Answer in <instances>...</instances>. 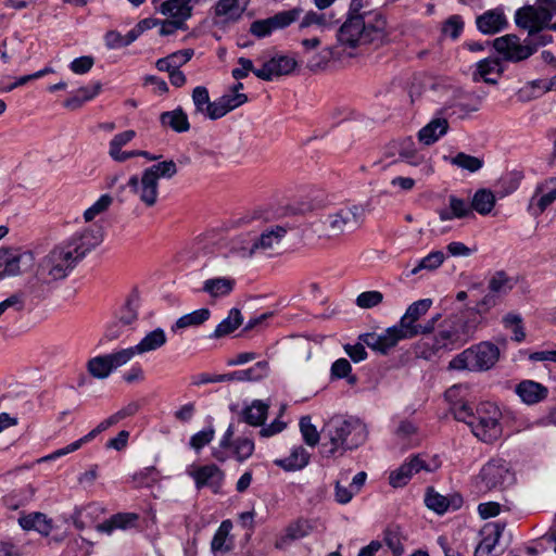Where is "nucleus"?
<instances>
[{
  "label": "nucleus",
  "instance_id": "f257e3e1",
  "mask_svg": "<svg viewBox=\"0 0 556 556\" xmlns=\"http://www.w3.org/2000/svg\"><path fill=\"white\" fill-rule=\"evenodd\" d=\"M365 0H351L349 16L337 33L339 47L353 51L366 47L375 49L390 41L391 28L379 11H363Z\"/></svg>",
  "mask_w": 556,
  "mask_h": 556
},
{
  "label": "nucleus",
  "instance_id": "2f4dec72",
  "mask_svg": "<svg viewBox=\"0 0 556 556\" xmlns=\"http://www.w3.org/2000/svg\"><path fill=\"white\" fill-rule=\"evenodd\" d=\"M102 88L100 81H94L90 85L78 88L73 96H71L65 102L64 106L70 110L79 109L85 102L92 100L97 97Z\"/></svg>",
  "mask_w": 556,
  "mask_h": 556
},
{
  "label": "nucleus",
  "instance_id": "8fccbe9b",
  "mask_svg": "<svg viewBox=\"0 0 556 556\" xmlns=\"http://www.w3.org/2000/svg\"><path fill=\"white\" fill-rule=\"evenodd\" d=\"M303 10L301 8H293L291 10L282 11L271 16V22L275 30L285 28L298 21Z\"/></svg>",
  "mask_w": 556,
  "mask_h": 556
},
{
  "label": "nucleus",
  "instance_id": "79ce46f5",
  "mask_svg": "<svg viewBox=\"0 0 556 556\" xmlns=\"http://www.w3.org/2000/svg\"><path fill=\"white\" fill-rule=\"evenodd\" d=\"M332 24L333 21L331 15L311 10L304 14L299 27L300 29L316 27L317 29L323 31L325 29L330 28Z\"/></svg>",
  "mask_w": 556,
  "mask_h": 556
},
{
  "label": "nucleus",
  "instance_id": "c756f323",
  "mask_svg": "<svg viewBox=\"0 0 556 556\" xmlns=\"http://www.w3.org/2000/svg\"><path fill=\"white\" fill-rule=\"evenodd\" d=\"M448 122L445 118L437 117L430 121L418 132V139L426 146L437 142L447 132Z\"/></svg>",
  "mask_w": 556,
  "mask_h": 556
},
{
  "label": "nucleus",
  "instance_id": "b1692460",
  "mask_svg": "<svg viewBox=\"0 0 556 556\" xmlns=\"http://www.w3.org/2000/svg\"><path fill=\"white\" fill-rule=\"evenodd\" d=\"M479 31L484 35H493L502 31L507 26V18L503 9L496 8L485 11L476 18Z\"/></svg>",
  "mask_w": 556,
  "mask_h": 556
},
{
  "label": "nucleus",
  "instance_id": "09e8293b",
  "mask_svg": "<svg viewBox=\"0 0 556 556\" xmlns=\"http://www.w3.org/2000/svg\"><path fill=\"white\" fill-rule=\"evenodd\" d=\"M511 288L513 283L504 271L495 273L489 281L490 292L498 296L506 294Z\"/></svg>",
  "mask_w": 556,
  "mask_h": 556
},
{
  "label": "nucleus",
  "instance_id": "a19ab883",
  "mask_svg": "<svg viewBox=\"0 0 556 556\" xmlns=\"http://www.w3.org/2000/svg\"><path fill=\"white\" fill-rule=\"evenodd\" d=\"M211 316V312L208 308H199L189 314H186L179 317L176 323L172 326V331L176 332L178 330L188 328V327H197L204 324Z\"/></svg>",
  "mask_w": 556,
  "mask_h": 556
},
{
  "label": "nucleus",
  "instance_id": "774afa93",
  "mask_svg": "<svg viewBox=\"0 0 556 556\" xmlns=\"http://www.w3.org/2000/svg\"><path fill=\"white\" fill-rule=\"evenodd\" d=\"M355 344H345L343 346L344 352L354 363H359L367 358V352L365 350V343L361 340Z\"/></svg>",
  "mask_w": 556,
  "mask_h": 556
},
{
  "label": "nucleus",
  "instance_id": "bf43d9fd",
  "mask_svg": "<svg viewBox=\"0 0 556 556\" xmlns=\"http://www.w3.org/2000/svg\"><path fill=\"white\" fill-rule=\"evenodd\" d=\"M191 97L195 108V113L204 115L206 105H208L211 102L207 88L204 86L195 87Z\"/></svg>",
  "mask_w": 556,
  "mask_h": 556
},
{
  "label": "nucleus",
  "instance_id": "a18cd8bd",
  "mask_svg": "<svg viewBox=\"0 0 556 556\" xmlns=\"http://www.w3.org/2000/svg\"><path fill=\"white\" fill-rule=\"evenodd\" d=\"M231 528L232 523L230 520H224L220 523L211 542L213 552H228L230 549V547L226 545V541Z\"/></svg>",
  "mask_w": 556,
  "mask_h": 556
},
{
  "label": "nucleus",
  "instance_id": "473e14b6",
  "mask_svg": "<svg viewBox=\"0 0 556 556\" xmlns=\"http://www.w3.org/2000/svg\"><path fill=\"white\" fill-rule=\"evenodd\" d=\"M502 68L497 59L486 58L477 63L473 79H481L488 84H495L501 75Z\"/></svg>",
  "mask_w": 556,
  "mask_h": 556
},
{
  "label": "nucleus",
  "instance_id": "e433bc0d",
  "mask_svg": "<svg viewBox=\"0 0 556 556\" xmlns=\"http://www.w3.org/2000/svg\"><path fill=\"white\" fill-rule=\"evenodd\" d=\"M268 413V405L261 400H254L250 406L243 409V420L254 427L262 426Z\"/></svg>",
  "mask_w": 556,
  "mask_h": 556
},
{
  "label": "nucleus",
  "instance_id": "4c0bfd02",
  "mask_svg": "<svg viewBox=\"0 0 556 556\" xmlns=\"http://www.w3.org/2000/svg\"><path fill=\"white\" fill-rule=\"evenodd\" d=\"M309 455L302 446L292 450L291 454L275 462L276 465L288 471L300 470L308 464Z\"/></svg>",
  "mask_w": 556,
  "mask_h": 556
},
{
  "label": "nucleus",
  "instance_id": "4d7b16f0",
  "mask_svg": "<svg viewBox=\"0 0 556 556\" xmlns=\"http://www.w3.org/2000/svg\"><path fill=\"white\" fill-rule=\"evenodd\" d=\"M383 301V294L380 291H365L357 295L356 305L361 308H372Z\"/></svg>",
  "mask_w": 556,
  "mask_h": 556
},
{
  "label": "nucleus",
  "instance_id": "ea45409f",
  "mask_svg": "<svg viewBox=\"0 0 556 556\" xmlns=\"http://www.w3.org/2000/svg\"><path fill=\"white\" fill-rule=\"evenodd\" d=\"M495 195L489 189H479L475 192L471 200V210L480 215H488L495 206Z\"/></svg>",
  "mask_w": 556,
  "mask_h": 556
},
{
  "label": "nucleus",
  "instance_id": "603ef678",
  "mask_svg": "<svg viewBox=\"0 0 556 556\" xmlns=\"http://www.w3.org/2000/svg\"><path fill=\"white\" fill-rule=\"evenodd\" d=\"M113 202V198L110 194H102L90 207H88L84 217L86 222H91L98 215L105 212Z\"/></svg>",
  "mask_w": 556,
  "mask_h": 556
},
{
  "label": "nucleus",
  "instance_id": "f704fd0d",
  "mask_svg": "<svg viewBox=\"0 0 556 556\" xmlns=\"http://www.w3.org/2000/svg\"><path fill=\"white\" fill-rule=\"evenodd\" d=\"M137 515L130 513H119L112 516L110 519L97 526L98 531L111 534L116 529L125 530L131 527L137 520Z\"/></svg>",
  "mask_w": 556,
  "mask_h": 556
},
{
  "label": "nucleus",
  "instance_id": "dca6fc26",
  "mask_svg": "<svg viewBox=\"0 0 556 556\" xmlns=\"http://www.w3.org/2000/svg\"><path fill=\"white\" fill-rule=\"evenodd\" d=\"M296 61L287 55H277L262 63V66L254 71V75L265 81L276 77L288 75L293 72Z\"/></svg>",
  "mask_w": 556,
  "mask_h": 556
},
{
  "label": "nucleus",
  "instance_id": "37998d69",
  "mask_svg": "<svg viewBox=\"0 0 556 556\" xmlns=\"http://www.w3.org/2000/svg\"><path fill=\"white\" fill-rule=\"evenodd\" d=\"M445 260V255L442 251H433L422 257L418 264L406 273V277H410L419 274L421 270L432 271L439 268Z\"/></svg>",
  "mask_w": 556,
  "mask_h": 556
},
{
  "label": "nucleus",
  "instance_id": "6e6d98bb",
  "mask_svg": "<svg viewBox=\"0 0 556 556\" xmlns=\"http://www.w3.org/2000/svg\"><path fill=\"white\" fill-rule=\"evenodd\" d=\"M144 172H152L155 174L156 181L159 182L160 178H172L177 174V166L174 161H163L157 164L152 165L151 167L144 169Z\"/></svg>",
  "mask_w": 556,
  "mask_h": 556
},
{
  "label": "nucleus",
  "instance_id": "58836bf2",
  "mask_svg": "<svg viewBox=\"0 0 556 556\" xmlns=\"http://www.w3.org/2000/svg\"><path fill=\"white\" fill-rule=\"evenodd\" d=\"M269 372V365L266 361L255 363L248 369L237 370L231 372L232 380L237 381H258L267 377Z\"/></svg>",
  "mask_w": 556,
  "mask_h": 556
},
{
  "label": "nucleus",
  "instance_id": "2eb2a0df",
  "mask_svg": "<svg viewBox=\"0 0 556 556\" xmlns=\"http://www.w3.org/2000/svg\"><path fill=\"white\" fill-rule=\"evenodd\" d=\"M127 186L134 193L139 195L147 206H153L156 203L159 182L156 181L155 174H152V172L143 170L140 180L137 175L131 176Z\"/></svg>",
  "mask_w": 556,
  "mask_h": 556
},
{
  "label": "nucleus",
  "instance_id": "7ed1b4c3",
  "mask_svg": "<svg viewBox=\"0 0 556 556\" xmlns=\"http://www.w3.org/2000/svg\"><path fill=\"white\" fill-rule=\"evenodd\" d=\"M324 435L330 442V455L339 453L343 455L346 451L357 448L367 439L366 426L357 418L351 416L336 415L324 426Z\"/></svg>",
  "mask_w": 556,
  "mask_h": 556
},
{
  "label": "nucleus",
  "instance_id": "9b49d317",
  "mask_svg": "<svg viewBox=\"0 0 556 556\" xmlns=\"http://www.w3.org/2000/svg\"><path fill=\"white\" fill-rule=\"evenodd\" d=\"M77 263L70 250L60 244L43 258L41 266L51 280H59L67 277Z\"/></svg>",
  "mask_w": 556,
  "mask_h": 556
},
{
  "label": "nucleus",
  "instance_id": "338daca9",
  "mask_svg": "<svg viewBox=\"0 0 556 556\" xmlns=\"http://www.w3.org/2000/svg\"><path fill=\"white\" fill-rule=\"evenodd\" d=\"M450 208L452 211V215L455 218H464L471 213V206H469L465 200L456 198L455 195H451L448 198Z\"/></svg>",
  "mask_w": 556,
  "mask_h": 556
},
{
  "label": "nucleus",
  "instance_id": "0e129e2a",
  "mask_svg": "<svg viewBox=\"0 0 556 556\" xmlns=\"http://www.w3.org/2000/svg\"><path fill=\"white\" fill-rule=\"evenodd\" d=\"M138 318V305L135 300H128L118 316L123 326H129Z\"/></svg>",
  "mask_w": 556,
  "mask_h": 556
},
{
  "label": "nucleus",
  "instance_id": "c9c22d12",
  "mask_svg": "<svg viewBox=\"0 0 556 556\" xmlns=\"http://www.w3.org/2000/svg\"><path fill=\"white\" fill-rule=\"evenodd\" d=\"M235 286V280L227 277H217L207 279L203 282L202 290L212 298H222L228 295Z\"/></svg>",
  "mask_w": 556,
  "mask_h": 556
},
{
  "label": "nucleus",
  "instance_id": "6e6552de",
  "mask_svg": "<svg viewBox=\"0 0 556 556\" xmlns=\"http://www.w3.org/2000/svg\"><path fill=\"white\" fill-rule=\"evenodd\" d=\"M363 216L364 210L359 205L344 206L328 214L323 220V226L328 236H338L357 229Z\"/></svg>",
  "mask_w": 556,
  "mask_h": 556
},
{
  "label": "nucleus",
  "instance_id": "680f3d73",
  "mask_svg": "<svg viewBox=\"0 0 556 556\" xmlns=\"http://www.w3.org/2000/svg\"><path fill=\"white\" fill-rule=\"evenodd\" d=\"M20 526L25 530L35 529L37 531H42L46 523V516L40 513L30 514L27 516H23L18 519Z\"/></svg>",
  "mask_w": 556,
  "mask_h": 556
},
{
  "label": "nucleus",
  "instance_id": "6ab92c4d",
  "mask_svg": "<svg viewBox=\"0 0 556 556\" xmlns=\"http://www.w3.org/2000/svg\"><path fill=\"white\" fill-rule=\"evenodd\" d=\"M29 253H21L15 250H0V279L18 275L30 263Z\"/></svg>",
  "mask_w": 556,
  "mask_h": 556
},
{
  "label": "nucleus",
  "instance_id": "f3484780",
  "mask_svg": "<svg viewBox=\"0 0 556 556\" xmlns=\"http://www.w3.org/2000/svg\"><path fill=\"white\" fill-rule=\"evenodd\" d=\"M189 475L194 480L197 489L207 486L214 493L220 490L225 479L224 471L214 464L195 467L189 471Z\"/></svg>",
  "mask_w": 556,
  "mask_h": 556
},
{
  "label": "nucleus",
  "instance_id": "864d4df0",
  "mask_svg": "<svg viewBox=\"0 0 556 556\" xmlns=\"http://www.w3.org/2000/svg\"><path fill=\"white\" fill-rule=\"evenodd\" d=\"M300 430L307 445L315 446L318 443L319 433L312 424L309 416H304L300 419Z\"/></svg>",
  "mask_w": 556,
  "mask_h": 556
},
{
  "label": "nucleus",
  "instance_id": "aec40b11",
  "mask_svg": "<svg viewBox=\"0 0 556 556\" xmlns=\"http://www.w3.org/2000/svg\"><path fill=\"white\" fill-rule=\"evenodd\" d=\"M432 305L431 299H421L412 303L405 314L401 317L399 324L412 338L418 336L417 321L427 314Z\"/></svg>",
  "mask_w": 556,
  "mask_h": 556
},
{
  "label": "nucleus",
  "instance_id": "4be33fe9",
  "mask_svg": "<svg viewBox=\"0 0 556 556\" xmlns=\"http://www.w3.org/2000/svg\"><path fill=\"white\" fill-rule=\"evenodd\" d=\"M247 9L240 0H217L212 9L215 23L228 24L239 21Z\"/></svg>",
  "mask_w": 556,
  "mask_h": 556
},
{
  "label": "nucleus",
  "instance_id": "ddd939ff",
  "mask_svg": "<svg viewBox=\"0 0 556 556\" xmlns=\"http://www.w3.org/2000/svg\"><path fill=\"white\" fill-rule=\"evenodd\" d=\"M102 241V235L99 230L85 228L75 232L68 240L61 245L70 250L74 258L79 262L87 253L99 245Z\"/></svg>",
  "mask_w": 556,
  "mask_h": 556
},
{
  "label": "nucleus",
  "instance_id": "cd10ccee",
  "mask_svg": "<svg viewBox=\"0 0 556 556\" xmlns=\"http://www.w3.org/2000/svg\"><path fill=\"white\" fill-rule=\"evenodd\" d=\"M287 229L281 226H275L264 231L261 237L249 248L248 253L243 255H252L257 250L268 251L275 249L286 236Z\"/></svg>",
  "mask_w": 556,
  "mask_h": 556
},
{
  "label": "nucleus",
  "instance_id": "0eeeda50",
  "mask_svg": "<svg viewBox=\"0 0 556 556\" xmlns=\"http://www.w3.org/2000/svg\"><path fill=\"white\" fill-rule=\"evenodd\" d=\"M514 481L515 475L503 458H491L482 466L477 477V484L481 491L503 490Z\"/></svg>",
  "mask_w": 556,
  "mask_h": 556
},
{
  "label": "nucleus",
  "instance_id": "49530a36",
  "mask_svg": "<svg viewBox=\"0 0 556 556\" xmlns=\"http://www.w3.org/2000/svg\"><path fill=\"white\" fill-rule=\"evenodd\" d=\"M504 327L513 332V340L521 342L526 338V332L522 326V318L519 314L508 313L503 317Z\"/></svg>",
  "mask_w": 556,
  "mask_h": 556
},
{
  "label": "nucleus",
  "instance_id": "5fc2aeb1",
  "mask_svg": "<svg viewBox=\"0 0 556 556\" xmlns=\"http://www.w3.org/2000/svg\"><path fill=\"white\" fill-rule=\"evenodd\" d=\"M426 506L438 513L444 514L448 508V501L445 496L434 492L433 490H429L425 497Z\"/></svg>",
  "mask_w": 556,
  "mask_h": 556
},
{
  "label": "nucleus",
  "instance_id": "c03bdc74",
  "mask_svg": "<svg viewBox=\"0 0 556 556\" xmlns=\"http://www.w3.org/2000/svg\"><path fill=\"white\" fill-rule=\"evenodd\" d=\"M242 324V315L239 309L231 308L228 316L215 328L212 338H222L233 332Z\"/></svg>",
  "mask_w": 556,
  "mask_h": 556
},
{
  "label": "nucleus",
  "instance_id": "3c124183",
  "mask_svg": "<svg viewBox=\"0 0 556 556\" xmlns=\"http://www.w3.org/2000/svg\"><path fill=\"white\" fill-rule=\"evenodd\" d=\"M215 437V429L213 426H208L204 428L203 430L194 433L189 441V445L194 451L199 452L204 446L210 444Z\"/></svg>",
  "mask_w": 556,
  "mask_h": 556
},
{
  "label": "nucleus",
  "instance_id": "13d9d810",
  "mask_svg": "<svg viewBox=\"0 0 556 556\" xmlns=\"http://www.w3.org/2000/svg\"><path fill=\"white\" fill-rule=\"evenodd\" d=\"M351 370L350 362L345 358H339L331 366V377L336 379L348 378L350 383H354L356 378L355 376H349Z\"/></svg>",
  "mask_w": 556,
  "mask_h": 556
},
{
  "label": "nucleus",
  "instance_id": "a878e982",
  "mask_svg": "<svg viewBox=\"0 0 556 556\" xmlns=\"http://www.w3.org/2000/svg\"><path fill=\"white\" fill-rule=\"evenodd\" d=\"M301 45L303 47L304 53L307 55V67L312 71L324 67L333 55V48L331 47L323 49L317 54L309 55L320 46V40L317 37L303 39Z\"/></svg>",
  "mask_w": 556,
  "mask_h": 556
},
{
  "label": "nucleus",
  "instance_id": "20e7f679",
  "mask_svg": "<svg viewBox=\"0 0 556 556\" xmlns=\"http://www.w3.org/2000/svg\"><path fill=\"white\" fill-rule=\"evenodd\" d=\"M500 349L490 341H482L454 356L448 368L452 370L488 371L500 359Z\"/></svg>",
  "mask_w": 556,
  "mask_h": 556
},
{
  "label": "nucleus",
  "instance_id": "1a4fd4ad",
  "mask_svg": "<svg viewBox=\"0 0 556 556\" xmlns=\"http://www.w3.org/2000/svg\"><path fill=\"white\" fill-rule=\"evenodd\" d=\"M440 465L441 463L437 457L415 455L390 473L389 482L393 488L404 486L415 473L420 471L433 472Z\"/></svg>",
  "mask_w": 556,
  "mask_h": 556
},
{
  "label": "nucleus",
  "instance_id": "393cba45",
  "mask_svg": "<svg viewBox=\"0 0 556 556\" xmlns=\"http://www.w3.org/2000/svg\"><path fill=\"white\" fill-rule=\"evenodd\" d=\"M193 5V1L190 0H166L159 5L157 11L185 25V22L192 15Z\"/></svg>",
  "mask_w": 556,
  "mask_h": 556
},
{
  "label": "nucleus",
  "instance_id": "f8f14e48",
  "mask_svg": "<svg viewBox=\"0 0 556 556\" xmlns=\"http://www.w3.org/2000/svg\"><path fill=\"white\" fill-rule=\"evenodd\" d=\"M129 363L128 353L122 349L109 354L98 355L87 362V371L96 379H106L114 370Z\"/></svg>",
  "mask_w": 556,
  "mask_h": 556
},
{
  "label": "nucleus",
  "instance_id": "39448f33",
  "mask_svg": "<svg viewBox=\"0 0 556 556\" xmlns=\"http://www.w3.org/2000/svg\"><path fill=\"white\" fill-rule=\"evenodd\" d=\"M501 418L502 413L496 404L482 402L476 409L475 418L470 419L469 427L480 441L491 443L502 435Z\"/></svg>",
  "mask_w": 556,
  "mask_h": 556
},
{
  "label": "nucleus",
  "instance_id": "9d476101",
  "mask_svg": "<svg viewBox=\"0 0 556 556\" xmlns=\"http://www.w3.org/2000/svg\"><path fill=\"white\" fill-rule=\"evenodd\" d=\"M407 339H412V337L408 336L399 323L380 333L367 332L358 337V340L363 341L366 346L382 355L388 354L400 341Z\"/></svg>",
  "mask_w": 556,
  "mask_h": 556
},
{
  "label": "nucleus",
  "instance_id": "052dcab7",
  "mask_svg": "<svg viewBox=\"0 0 556 556\" xmlns=\"http://www.w3.org/2000/svg\"><path fill=\"white\" fill-rule=\"evenodd\" d=\"M498 295L489 292L485 294L481 301L478 302L477 306L473 308H468L462 314H469V312H475L477 314V317L481 319V315L489 312L492 307H494L498 302Z\"/></svg>",
  "mask_w": 556,
  "mask_h": 556
},
{
  "label": "nucleus",
  "instance_id": "7c9ffc66",
  "mask_svg": "<svg viewBox=\"0 0 556 556\" xmlns=\"http://www.w3.org/2000/svg\"><path fill=\"white\" fill-rule=\"evenodd\" d=\"M482 540L475 551V556H494V548L501 536V530L495 525H489L481 531Z\"/></svg>",
  "mask_w": 556,
  "mask_h": 556
},
{
  "label": "nucleus",
  "instance_id": "72a5a7b5",
  "mask_svg": "<svg viewBox=\"0 0 556 556\" xmlns=\"http://www.w3.org/2000/svg\"><path fill=\"white\" fill-rule=\"evenodd\" d=\"M160 122L162 126L169 127L176 132H186L190 129L188 116L181 108L163 112L160 115Z\"/></svg>",
  "mask_w": 556,
  "mask_h": 556
},
{
  "label": "nucleus",
  "instance_id": "e2e57ef3",
  "mask_svg": "<svg viewBox=\"0 0 556 556\" xmlns=\"http://www.w3.org/2000/svg\"><path fill=\"white\" fill-rule=\"evenodd\" d=\"M275 30L271 18L254 21L250 26V33L257 37L264 38L269 36Z\"/></svg>",
  "mask_w": 556,
  "mask_h": 556
},
{
  "label": "nucleus",
  "instance_id": "5701e85b",
  "mask_svg": "<svg viewBox=\"0 0 556 556\" xmlns=\"http://www.w3.org/2000/svg\"><path fill=\"white\" fill-rule=\"evenodd\" d=\"M167 341L166 333L162 328H156L148 332L140 341L134 346L124 349L128 353L129 362L136 355H142L149 352L156 351L165 345Z\"/></svg>",
  "mask_w": 556,
  "mask_h": 556
},
{
  "label": "nucleus",
  "instance_id": "a211bd4d",
  "mask_svg": "<svg viewBox=\"0 0 556 556\" xmlns=\"http://www.w3.org/2000/svg\"><path fill=\"white\" fill-rule=\"evenodd\" d=\"M515 22L518 27L528 30L531 37L549 24L535 5H525L518 9L515 14Z\"/></svg>",
  "mask_w": 556,
  "mask_h": 556
},
{
  "label": "nucleus",
  "instance_id": "423d86ee",
  "mask_svg": "<svg viewBox=\"0 0 556 556\" xmlns=\"http://www.w3.org/2000/svg\"><path fill=\"white\" fill-rule=\"evenodd\" d=\"M233 435V425H229L220 438L218 445L212 448V456L217 462L225 463L232 456L238 462L243 463L252 456L255 448L254 442L243 437L232 440Z\"/></svg>",
  "mask_w": 556,
  "mask_h": 556
},
{
  "label": "nucleus",
  "instance_id": "bb28decb",
  "mask_svg": "<svg viewBox=\"0 0 556 556\" xmlns=\"http://www.w3.org/2000/svg\"><path fill=\"white\" fill-rule=\"evenodd\" d=\"M555 201L556 193L552 187H547V181L545 180L531 197L528 210L531 215L539 216Z\"/></svg>",
  "mask_w": 556,
  "mask_h": 556
},
{
  "label": "nucleus",
  "instance_id": "c85d7f7f",
  "mask_svg": "<svg viewBox=\"0 0 556 556\" xmlns=\"http://www.w3.org/2000/svg\"><path fill=\"white\" fill-rule=\"evenodd\" d=\"M516 393L526 404L532 405L547 396L548 390L543 384L533 380H523L516 387Z\"/></svg>",
  "mask_w": 556,
  "mask_h": 556
},
{
  "label": "nucleus",
  "instance_id": "69168bd1",
  "mask_svg": "<svg viewBox=\"0 0 556 556\" xmlns=\"http://www.w3.org/2000/svg\"><path fill=\"white\" fill-rule=\"evenodd\" d=\"M135 136L136 132L131 129L115 135L113 139L110 141L109 154L115 152L118 153V151H121L124 146L130 142L135 138Z\"/></svg>",
  "mask_w": 556,
  "mask_h": 556
},
{
  "label": "nucleus",
  "instance_id": "4468645a",
  "mask_svg": "<svg viewBox=\"0 0 556 556\" xmlns=\"http://www.w3.org/2000/svg\"><path fill=\"white\" fill-rule=\"evenodd\" d=\"M493 47L504 60L513 62L525 60L533 53V50L528 46H522L515 35H505L494 39Z\"/></svg>",
  "mask_w": 556,
  "mask_h": 556
},
{
  "label": "nucleus",
  "instance_id": "f03ea898",
  "mask_svg": "<svg viewBox=\"0 0 556 556\" xmlns=\"http://www.w3.org/2000/svg\"><path fill=\"white\" fill-rule=\"evenodd\" d=\"M479 326L480 318L475 312L451 316L439 325L432 337L417 344L416 354L426 361L441 357L472 339Z\"/></svg>",
  "mask_w": 556,
  "mask_h": 556
},
{
  "label": "nucleus",
  "instance_id": "de8ad7c7",
  "mask_svg": "<svg viewBox=\"0 0 556 556\" xmlns=\"http://www.w3.org/2000/svg\"><path fill=\"white\" fill-rule=\"evenodd\" d=\"M451 163L470 173H476L483 166V161L481 159L466 154L464 152H459L453 156L451 159Z\"/></svg>",
  "mask_w": 556,
  "mask_h": 556
},
{
  "label": "nucleus",
  "instance_id": "412c9836",
  "mask_svg": "<svg viewBox=\"0 0 556 556\" xmlns=\"http://www.w3.org/2000/svg\"><path fill=\"white\" fill-rule=\"evenodd\" d=\"M315 521L313 520L304 518L294 520L287 526L285 533L276 540L275 547L282 549L287 547L290 542L309 535L315 530Z\"/></svg>",
  "mask_w": 556,
  "mask_h": 556
}]
</instances>
